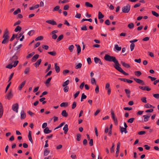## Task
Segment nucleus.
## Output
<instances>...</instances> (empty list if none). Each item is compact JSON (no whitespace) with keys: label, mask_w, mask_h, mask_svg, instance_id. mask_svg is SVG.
Returning a JSON list of instances; mask_svg holds the SVG:
<instances>
[{"label":"nucleus","mask_w":159,"mask_h":159,"mask_svg":"<svg viewBox=\"0 0 159 159\" xmlns=\"http://www.w3.org/2000/svg\"><path fill=\"white\" fill-rule=\"evenodd\" d=\"M25 81H23V82H22L21 84H20V86H19L18 87V89L20 90H21L22 88V87H23L25 84Z\"/></svg>","instance_id":"nucleus-21"},{"label":"nucleus","mask_w":159,"mask_h":159,"mask_svg":"<svg viewBox=\"0 0 159 159\" xmlns=\"http://www.w3.org/2000/svg\"><path fill=\"white\" fill-rule=\"evenodd\" d=\"M80 93V91H78L77 92H76V93H75L74 94V97L75 98H77L78 96Z\"/></svg>","instance_id":"nucleus-63"},{"label":"nucleus","mask_w":159,"mask_h":159,"mask_svg":"<svg viewBox=\"0 0 159 159\" xmlns=\"http://www.w3.org/2000/svg\"><path fill=\"white\" fill-rule=\"evenodd\" d=\"M65 124V123L64 122H62L58 126H57V127H56L55 129H57L58 128H59L61 127Z\"/></svg>","instance_id":"nucleus-59"},{"label":"nucleus","mask_w":159,"mask_h":159,"mask_svg":"<svg viewBox=\"0 0 159 159\" xmlns=\"http://www.w3.org/2000/svg\"><path fill=\"white\" fill-rule=\"evenodd\" d=\"M85 6L88 7H90L92 8L93 7V5L92 4L88 2H85Z\"/></svg>","instance_id":"nucleus-27"},{"label":"nucleus","mask_w":159,"mask_h":159,"mask_svg":"<svg viewBox=\"0 0 159 159\" xmlns=\"http://www.w3.org/2000/svg\"><path fill=\"white\" fill-rule=\"evenodd\" d=\"M120 63L126 69L130 68V66L129 64L123 61H121L120 62Z\"/></svg>","instance_id":"nucleus-5"},{"label":"nucleus","mask_w":159,"mask_h":159,"mask_svg":"<svg viewBox=\"0 0 159 159\" xmlns=\"http://www.w3.org/2000/svg\"><path fill=\"white\" fill-rule=\"evenodd\" d=\"M34 33V30H31L29 31L28 33V34L30 36H31L33 35Z\"/></svg>","instance_id":"nucleus-32"},{"label":"nucleus","mask_w":159,"mask_h":159,"mask_svg":"<svg viewBox=\"0 0 159 159\" xmlns=\"http://www.w3.org/2000/svg\"><path fill=\"white\" fill-rule=\"evenodd\" d=\"M21 30V27L19 26H17L14 30V31L16 32H17L18 31H20Z\"/></svg>","instance_id":"nucleus-30"},{"label":"nucleus","mask_w":159,"mask_h":159,"mask_svg":"<svg viewBox=\"0 0 159 159\" xmlns=\"http://www.w3.org/2000/svg\"><path fill=\"white\" fill-rule=\"evenodd\" d=\"M135 75L137 76H139L141 74V73L140 71H136L134 72Z\"/></svg>","instance_id":"nucleus-37"},{"label":"nucleus","mask_w":159,"mask_h":159,"mask_svg":"<svg viewBox=\"0 0 159 159\" xmlns=\"http://www.w3.org/2000/svg\"><path fill=\"white\" fill-rule=\"evenodd\" d=\"M3 108L2 103L0 102V118H1L3 114Z\"/></svg>","instance_id":"nucleus-11"},{"label":"nucleus","mask_w":159,"mask_h":159,"mask_svg":"<svg viewBox=\"0 0 159 159\" xmlns=\"http://www.w3.org/2000/svg\"><path fill=\"white\" fill-rule=\"evenodd\" d=\"M74 46L73 45H70L68 48L69 50L71 52H72L74 48Z\"/></svg>","instance_id":"nucleus-47"},{"label":"nucleus","mask_w":159,"mask_h":159,"mask_svg":"<svg viewBox=\"0 0 159 159\" xmlns=\"http://www.w3.org/2000/svg\"><path fill=\"white\" fill-rule=\"evenodd\" d=\"M150 116L151 115L150 114L148 115H144L143 116V117H144V122H147L148 121Z\"/></svg>","instance_id":"nucleus-14"},{"label":"nucleus","mask_w":159,"mask_h":159,"mask_svg":"<svg viewBox=\"0 0 159 159\" xmlns=\"http://www.w3.org/2000/svg\"><path fill=\"white\" fill-rule=\"evenodd\" d=\"M63 130H64V133L65 134H66L67 133L68 130V126L67 124H66L63 128Z\"/></svg>","instance_id":"nucleus-16"},{"label":"nucleus","mask_w":159,"mask_h":159,"mask_svg":"<svg viewBox=\"0 0 159 159\" xmlns=\"http://www.w3.org/2000/svg\"><path fill=\"white\" fill-rule=\"evenodd\" d=\"M63 38V35L62 34H61L60 35L58 38L57 39V42H58L59 41H60V40H62Z\"/></svg>","instance_id":"nucleus-31"},{"label":"nucleus","mask_w":159,"mask_h":159,"mask_svg":"<svg viewBox=\"0 0 159 159\" xmlns=\"http://www.w3.org/2000/svg\"><path fill=\"white\" fill-rule=\"evenodd\" d=\"M50 151L48 150L47 148H46L45 149L43 155L44 156H47L50 153Z\"/></svg>","instance_id":"nucleus-22"},{"label":"nucleus","mask_w":159,"mask_h":159,"mask_svg":"<svg viewBox=\"0 0 159 159\" xmlns=\"http://www.w3.org/2000/svg\"><path fill=\"white\" fill-rule=\"evenodd\" d=\"M130 9V6L129 4H127L126 6L123 7L122 8V11L123 13H128Z\"/></svg>","instance_id":"nucleus-2"},{"label":"nucleus","mask_w":159,"mask_h":159,"mask_svg":"<svg viewBox=\"0 0 159 159\" xmlns=\"http://www.w3.org/2000/svg\"><path fill=\"white\" fill-rule=\"evenodd\" d=\"M3 38L4 39H8L9 36L8 35V32L7 30H6L3 36Z\"/></svg>","instance_id":"nucleus-7"},{"label":"nucleus","mask_w":159,"mask_h":159,"mask_svg":"<svg viewBox=\"0 0 159 159\" xmlns=\"http://www.w3.org/2000/svg\"><path fill=\"white\" fill-rule=\"evenodd\" d=\"M144 107L147 108H150L152 107V105L149 103L146 104Z\"/></svg>","instance_id":"nucleus-57"},{"label":"nucleus","mask_w":159,"mask_h":159,"mask_svg":"<svg viewBox=\"0 0 159 159\" xmlns=\"http://www.w3.org/2000/svg\"><path fill=\"white\" fill-rule=\"evenodd\" d=\"M148 78L150 79L152 81H155L156 79V78L154 77H152L150 76H148Z\"/></svg>","instance_id":"nucleus-60"},{"label":"nucleus","mask_w":159,"mask_h":159,"mask_svg":"<svg viewBox=\"0 0 159 159\" xmlns=\"http://www.w3.org/2000/svg\"><path fill=\"white\" fill-rule=\"evenodd\" d=\"M87 97L84 94V93H83L81 95V101L82 102L83 101L84 99H85Z\"/></svg>","instance_id":"nucleus-35"},{"label":"nucleus","mask_w":159,"mask_h":159,"mask_svg":"<svg viewBox=\"0 0 159 159\" xmlns=\"http://www.w3.org/2000/svg\"><path fill=\"white\" fill-rule=\"evenodd\" d=\"M153 96L155 98L157 99H158L159 98V94L156 93L153 94Z\"/></svg>","instance_id":"nucleus-53"},{"label":"nucleus","mask_w":159,"mask_h":159,"mask_svg":"<svg viewBox=\"0 0 159 159\" xmlns=\"http://www.w3.org/2000/svg\"><path fill=\"white\" fill-rule=\"evenodd\" d=\"M119 71L120 73H122L123 74L125 75H128V74L125 72L124 70H118Z\"/></svg>","instance_id":"nucleus-56"},{"label":"nucleus","mask_w":159,"mask_h":159,"mask_svg":"<svg viewBox=\"0 0 159 159\" xmlns=\"http://www.w3.org/2000/svg\"><path fill=\"white\" fill-rule=\"evenodd\" d=\"M115 48L118 51H120L121 50V47H119L118 45L116 44L115 45Z\"/></svg>","instance_id":"nucleus-41"},{"label":"nucleus","mask_w":159,"mask_h":159,"mask_svg":"<svg viewBox=\"0 0 159 159\" xmlns=\"http://www.w3.org/2000/svg\"><path fill=\"white\" fill-rule=\"evenodd\" d=\"M128 27L130 29H132L134 27V24L133 23H131L128 25Z\"/></svg>","instance_id":"nucleus-34"},{"label":"nucleus","mask_w":159,"mask_h":159,"mask_svg":"<svg viewBox=\"0 0 159 159\" xmlns=\"http://www.w3.org/2000/svg\"><path fill=\"white\" fill-rule=\"evenodd\" d=\"M60 9V7L59 6H57L54 8L52 10L53 11H58Z\"/></svg>","instance_id":"nucleus-44"},{"label":"nucleus","mask_w":159,"mask_h":159,"mask_svg":"<svg viewBox=\"0 0 159 159\" xmlns=\"http://www.w3.org/2000/svg\"><path fill=\"white\" fill-rule=\"evenodd\" d=\"M39 57V55L38 54H35L32 58L31 61L32 62L35 61Z\"/></svg>","instance_id":"nucleus-15"},{"label":"nucleus","mask_w":159,"mask_h":159,"mask_svg":"<svg viewBox=\"0 0 159 159\" xmlns=\"http://www.w3.org/2000/svg\"><path fill=\"white\" fill-rule=\"evenodd\" d=\"M152 15L154 16H155L157 17L159 16V15L156 12L152 11Z\"/></svg>","instance_id":"nucleus-46"},{"label":"nucleus","mask_w":159,"mask_h":159,"mask_svg":"<svg viewBox=\"0 0 159 159\" xmlns=\"http://www.w3.org/2000/svg\"><path fill=\"white\" fill-rule=\"evenodd\" d=\"M14 73H12L11 75H10V76L8 78V82H10V81L12 78L13 75H14Z\"/></svg>","instance_id":"nucleus-50"},{"label":"nucleus","mask_w":159,"mask_h":159,"mask_svg":"<svg viewBox=\"0 0 159 159\" xmlns=\"http://www.w3.org/2000/svg\"><path fill=\"white\" fill-rule=\"evenodd\" d=\"M121 80L125 82H127L129 84H131L133 82V81L132 80H128L126 79H121Z\"/></svg>","instance_id":"nucleus-18"},{"label":"nucleus","mask_w":159,"mask_h":159,"mask_svg":"<svg viewBox=\"0 0 159 159\" xmlns=\"http://www.w3.org/2000/svg\"><path fill=\"white\" fill-rule=\"evenodd\" d=\"M134 119V118H131L129 119L127 122L129 123H132L133 122Z\"/></svg>","instance_id":"nucleus-62"},{"label":"nucleus","mask_w":159,"mask_h":159,"mask_svg":"<svg viewBox=\"0 0 159 159\" xmlns=\"http://www.w3.org/2000/svg\"><path fill=\"white\" fill-rule=\"evenodd\" d=\"M70 81L69 80H67L65 81L62 84V86L63 87L67 86L69 84Z\"/></svg>","instance_id":"nucleus-26"},{"label":"nucleus","mask_w":159,"mask_h":159,"mask_svg":"<svg viewBox=\"0 0 159 159\" xmlns=\"http://www.w3.org/2000/svg\"><path fill=\"white\" fill-rule=\"evenodd\" d=\"M18 58V56L16 55V53H15V55L12 56L11 58L10 59V60H11L12 62L16 61L15 60H17Z\"/></svg>","instance_id":"nucleus-13"},{"label":"nucleus","mask_w":159,"mask_h":159,"mask_svg":"<svg viewBox=\"0 0 159 159\" xmlns=\"http://www.w3.org/2000/svg\"><path fill=\"white\" fill-rule=\"evenodd\" d=\"M43 39V37L42 36H40L38 37L37 38H36L35 40L36 41L40 40H42Z\"/></svg>","instance_id":"nucleus-36"},{"label":"nucleus","mask_w":159,"mask_h":159,"mask_svg":"<svg viewBox=\"0 0 159 159\" xmlns=\"http://www.w3.org/2000/svg\"><path fill=\"white\" fill-rule=\"evenodd\" d=\"M44 132L45 134H48L50 133L51 132V130H50L49 129V128L48 127H46L44 129Z\"/></svg>","instance_id":"nucleus-17"},{"label":"nucleus","mask_w":159,"mask_h":159,"mask_svg":"<svg viewBox=\"0 0 159 159\" xmlns=\"http://www.w3.org/2000/svg\"><path fill=\"white\" fill-rule=\"evenodd\" d=\"M18 109L19 105L17 103L14 104L12 105V110L16 113L18 112Z\"/></svg>","instance_id":"nucleus-4"},{"label":"nucleus","mask_w":159,"mask_h":159,"mask_svg":"<svg viewBox=\"0 0 159 159\" xmlns=\"http://www.w3.org/2000/svg\"><path fill=\"white\" fill-rule=\"evenodd\" d=\"M104 59L106 61L114 62L115 64L114 65V66L116 70H122L120 67V65L118 61L115 57L111 56L108 54H106L104 57Z\"/></svg>","instance_id":"nucleus-1"},{"label":"nucleus","mask_w":159,"mask_h":159,"mask_svg":"<svg viewBox=\"0 0 159 159\" xmlns=\"http://www.w3.org/2000/svg\"><path fill=\"white\" fill-rule=\"evenodd\" d=\"M65 87L63 89V90L65 93H66L68 92L69 90V87L68 86L64 87Z\"/></svg>","instance_id":"nucleus-54"},{"label":"nucleus","mask_w":159,"mask_h":159,"mask_svg":"<svg viewBox=\"0 0 159 159\" xmlns=\"http://www.w3.org/2000/svg\"><path fill=\"white\" fill-rule=\"evenodd\" d=\"M61 115L63 116L66 117L68 116V114L66 112V111L65 110H64L62 111Z\"/></svg>","instance_id":"nucleus-25"},{"label":"nucleus","mask_w":159,"mask_h":159,"mask_svg":"<svg viewBox=\"0 0 159 159\" xmlns=\"http://www.w3.org/2000/svg\"><path fill=\"white\" fill-rule=\"evenodd\" d=\"M41 59H39L34 64V66H35L36 67H37V66H38L40 64L41 62Z\"/></svg>","instance_id":"nucleus-23"},{"label":"nucleus","mask_w":159,"mask_h":159,"mask_svg":"<svg viewBox=\"0 0 159 159\" xmlns=\"http://www.w3.org/2000/svg\"><path fill=\"white\" fill-rule=\"evenodd\" d=\"M52 79L51 77L47 79L46 81L45 82V84L47 85L48 84H49L51 80Z\"/></svg>","instance_id":"nucleus-38"},{"label":"nucleus","mask_w":159,"mask_h":159,"mask_svg":"<svg viewBox=\"0 0 159 159\" xmlns=\"http://www.w3.org/2000/svg\"><path fill=\"white\" fill-rule=\"evenodd\" d=\"M13 96V94L12 93L11 91H9L8 93L7 94L5 97V98L7 99L8 100L11 98Z\"/></svg>","instance_id":"nucleus-8"},{"label":"nucleus","mask_w":159,"mask_h":159,"mask_svg":"<svg viewBox=\"0 0 159 159\" xmlns=\"http://www.w3.org/2000/svg\"><path fill=\"white\" fill-rule=\"evenodd\" d=\"M76 102H74L73 103L72 105V108L74 109L76 107Z\"/></svg>","instance_id":"nucleus-55"},{"label":"nucleus","mask_w":159,"mask_h":159,"mask_svg":"<svg viewBox=\"0 0 159 159\" xmlns=\"http://www.w3.org/2000/svg\"><path fill=\"white\" fill-rule=\"evenodd\" d=\"M94 62L96 63H98L101 65L102 64V63L100 59L99 58L97 57H94Z\"/></svg>","instance_id":"nucleus-12"},{"label":"nucleus","mask_w":159,"mask_h":159,"mask_svg":"<svg viewBox=\"0 0 159 159\" xmlns=\"http://www.w3.org/2000/svg\"><path fill=\"white\" fill-rule=\"evenodd\" d=\"M114 146H115L114 144L113 143L112 146L110 149V152L111 153H113L114 152Z\"/></svg>","instance_id":"nucleus-51"},{"label":"nucleus","mask_w":159,"mask_h":159,"mask_svg":"<svg viewBox=\"0 0 159 159\" xmlns=\"http://www.w3.org/2000/svg\"><path fill=\"white\" fill-rule=\"evenodd\" d=\"M26 117V114L24 111V110H21L20 112V119H23Z\"/></svg>","instance_id":"nucleus-10"},{"label":"nucleus","mask_w":159,"mask_h":159,"mask_svg":"<svg viewBox=\"0 0 159 159\" xmlns=\"http://www.w3.org/2000/svg\"><path fill=\"white\" fill-rule=\"evenodd\" d=\"M8 39H4L2 42V43L3 44H6L8 43Z\"/></svg>","instance_id":"nucleus-45"},{"label":"nucleus","mask_w":159,"mask_h":159,"mask_svg":"<svg viewBox=\"0 0 159 159\" xmlns=\"http://www.w3.org/2000/svg\"><path fill=\"white\" fill-rule=\"evenodd\" d=\"M104 17V15L101 12L99 11L98 13V19H101L103 18Z\"/></svg>","instance_id":"nucleus-28"},{"label":"nucleus","mask_w":159,"mask_h":159,"mask_svg":"<svg viewBox=\"0 0 159 159\" xmlns=\"http://www.w3.org/2000/svg\"><path fill=\"white\" fill-rule=\"evenodd\" d=\"M91 84L93 85H96L95 80L94 78H92L91 79Z\"/></svg>","instance_id":"nucleus-39"},{"label":"nucleus","mask_w":159,"mask_h":159,"mask_svg":"<svg viewBox=\"0 0 159 159\" xmlns=\"http://www.w3.org/2000/svg\"><path fill=\"white\" fill-rule=\"evenodd\" d=\"M125 93L126 94L127 97L128 98H129L130 97V91L129 89H125Z\"/></svg>","instance_id":"nucleus-24"},{"label":"nucleus","mask_w":159,"mask_h":159,"mask_svg":"<svg viewBox=\"0 0 159 159\" xmlns=\"http://www.w3.org/2000/svg\"><path fill=\"white\" fill-rule=\"evenodd\" d=\"M68 105V103L66 102H63L61 103L60 105V106L61 107H66Z\"/></svg>","instance_id":"nucleus-29"},{"label":"nucleus","mask_w":159,"mask_h":159,"mask_svg":"<svg viewBox=\"0 0 159 159\" xmlns=\"http://www.w3.org/2000/svg\"><path fill=\"white\" fill-rule=\"evenodd\" d=\"M46 22L52 25H56L57 23L55 21L53 20H49L46 21Z\"/></svg>","instance_id":"nucleus-9"},{"label":"nucleus","mask_w":159,"mask_h":159,"mask_svg":"<svg viewBox=\"0 0 159 159\" xmlns=\"http://www.w3.org/2000/svg\"><path fill=\"white\" fill-rule=\"evenodd\" d=\"M75 46L77 47V54L78 55L81 52V47L80 45H79L75 44Z\"/></svg>","instance_id":"nucleus-19"},{"label":"nucleus","mask_w":159,"mask_h":159,"mask_svg":"<svg viewBox=\"0 0 159 159\" xmlns=\"http://www.w3.org/2000/svg\"><path fill=\"white\" fill-rule=\"evenodd\" d=\"M48 53L53 56H55L56 55V52L55 51L48 52Z\"/></svg>","instance_id":"nucleus-42"},{"label":"nucleus","mask_w":159,"mask_h":159,"mask_svg":"<svg viewBox=\"0 0 159 159\" xmlns=\"http://www.w3.org/2000/svg\"><path fill=\"white\" fill-rule=\"evenodd\" d=\"M19 63V61L16 60L15 61L13 64H10L6 66V68L9 69H11L13 67H15Z\"/></svg>","instance_id":"nucleus-3"},{"label":"nucleus","mask_w":159,"mask_h":159,"mask_svg":"<svg viewBox=\"0 0 159 159\" xmlns=\"http://www.w3.org/2000/svg\"><path fill=\"white\" fill-rule=\"evenodd\" d=\"M82 65L81 63H80L76 66L75 68L76 69H80L81 68Z\"/></svg>","instance_id":"nucleus-48"},{"label":"nucleus","mask_w":159,"mask_h":159,"mask_svg":"<svg viewBox=\"0 0 159 159\" xmlns=\"http://www.w3.org/2000/svg\"><path fill=\"white\" fill-rule=\"evenodd\" d=\"M146 99V98L143 97L141 98V100L143 102L146 103L147 102Z\"/></svg>","instance_id":"nucleus-64"},{"label":"nucleus","mask_w":159,"mask_h":159,"mask_svg":"<svg viewBox=\"0 0 159 159\" xmlns=\"http://www.w3.org/2000/svg\"><path fill=\"white\" fill-rule=\"evenodd\" d=\"M135 46L134 44V43H131V44H130V50L131 51H132L134 48V47Z\"/></svg>","instance_id":"nucleus-52"},{"label":"nucleus","mask_w":159,"mask_h":159,"mask_svg":"<svg viewBox=\"0 0 159 159\" xmlns=\"http://www.w3.org/2000/svg\"><path fill=\"white\" fill-rule=\"evenodd\" d=\"M81 135L80 134H77V135L76 140L78 141L80 140Z\"/></svg>","instance_id":"nucleus-49"},{"label":"nucleus","mask_w":159,"mask_h":159,"mask_svg":"<svg viewBox=\"0 0 159 159\" xmlns=\"http://www.w3.org/2000/svg\"><path fill=\"white\" fill-rule=\"evenodd\" d=\"M134 80L137 83L140 84L142 85H144V82L143 81L140 79L137 78H134Z\"/></svg>","instance_id":"nucleus-6"},{"label":"nucleus","mask_w":159,"mask_h":159,"mask_svg":"<svg viewBox=\"0 0 159 159\" xmlns=\"http://www.w3.org/2000/svg\"><path fill=\"white\" fill-rule=\"evenodd\" d=\"M24 33V32L23 31L22 32H21L19 34V36L18 37H17V35H16V39H17L18 40L21 37V35L23 34Z\"/></svg>","instance_id":"nucleus-43"},{"label":"nucleus","mask_w":159,"mask_h":159,"mask_svg":"<svg viewBox=\"0 0 159 159\" xmlns=\"http://www.w3.org/2000/svg\"><path fill=\"white\" fill-rule=\"evenodd\" d=\"M120 131L122 134H123V132H124L125 134H126L128 132L126 130V128H124L123 127H120Z\"/></svg>","instance_id":"nucleus-20"},{"label":"nucleus","mask_w":159,"mask_h":159,"mask_svg":"<svg viewBox=\"0 0 159 159\" xmlns=\"http://www.w3.org/2000/svg\"><path fill=\"white\" fill-rule=\"evenodd\" d=\"M81 30H87V26L85 25H83L81 28Z\"/></svg>","instance_id":"nucleus-58"},{"label":"nucleus","mask_w":159,"mask_h":159,"mask_svg":"<svg viewBox=\"0 0 159 159\" xmlns=\"http://www.w3.org/2000/svg\"><path fill=\"white\" fill-rule=\"evenodd\" d=\"M54 65L55 70H60V67L57 63H55Z\"/></svg>","instance_id":"nucleus-61"},{"label":"nucleus","mask_w":159,"mask_h":159,"mask_svg":"<svg viewBox=\"0 0 159 159\" xmlns=\"http://www.w3.org/2000/svg\"><path fill=\"white\" fill-rule=\"evenodd\" d=\"M21 11L20 10V8H18L16 10H15L13 12V14L14 15H16L19 13H20Z\"/></svg>","instance_id":"nucleus-33"},{"label":"nucleus","mask_w":159,"mask_h":159,"mask_svg":"<svg viewBox=\"0 0 159 159\" xmlns=\"http://www.w3.org/2000/svg\"><path fill=\"white\" fill-rule=\"evenodd\" d=\"M35 54V52H33L29 54L26 57L27 58H29L32 57Z\"/></svg>","instance_id":"nucleus-40"}]
</instances>
